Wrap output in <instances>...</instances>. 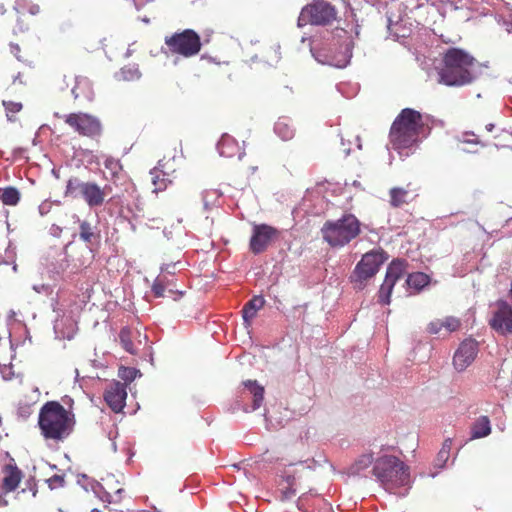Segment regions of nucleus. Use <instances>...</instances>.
<instances>
[{
	"label": "nucleus",
	"instance_id": "1",
	"mask_svg": "<svg viewBox=\"0 0 512 512\" xmlns=\"http://www.w3.org/2000/svg\"><path fill=\"white\" fill-rule=\"evenodd\" d=\"M425 130L422 114L412 108H404L390 127L389 142L400 156H409L425 137Z\"/></svg>",
	"mask_w": 512,
	"mask_h": 512
},
{
	"label": "nucleus",
	"instance_id": "2",
	"mask_svg": "<svg viewBox=\"0 0 512 512\" xmlns=\"http://www.w3.org/2000/svg\"><path fill=\"white\" fill-rule=\"evenodd\" d=\"M38 425L45 439L63 441L73 431L75 417L57 401H48L40 409Z\"/></svg>",
	"mask_w": 512,
	"mask_h": 512
},
{
	"label": "nucleus",
	"instance_id": "3",
	"mask_svg": "<svg viewBox=\"0 0 512 512\" xmlns=\"http://www.w3.org/2000/svg\"><path fill=\"white\" fill-rule=\"evenodd\" d=\"M475 59L458 48H450L443 57V67L440 69V82L447 86H464L475 79Z\"/></svg>",
	"mask_w": 512,
	"mask_h": 512
},
{
	"label": "nucleus",
	"instance_id": "4",
	"mask_svg": "<svg viewBox=\"0 0 512 512\" xmlns=\"http://www.w3.org/2000/svg\"><path fill=\"white\" fill-rule=\"evenodd\" d=\"M361 226L354 214L345 213L339 219L328 220L323 224L322 239L332 248H342L360 235Z\"/></svg>",
	"mask_w": 512,
	"mask_h": 512
},
{
	"label": "nucleus",
	"instance_id": "5",
	"mask_svg": "<svg viewBox=\"0 0 512 512\" xmlns=\"http://www.w3.org/2000/svg\"><path fill=\"white\" fill-rule=\"evenodd\" d=\"M372 472L389 491L405 486L409 482L408 467L396 456L384 455L377 458Z\"/></svg>",
	"mask_w": 512,
	"mask_h": 512
},
{
	"label": "nucleus",
	"instance_id": "6",
	"mask_svg": "<svg viewBox=\"0 0 512 512\" xmlns=\"http://www.w3.org/2000/svg\"><path fill=\"white\" fill-rule=\"evenodd\" d=\"M111 190L109 185L101 187L96 182H84L78 177H71L66 183L64 194L71 198L81 197L90 208H94L104 204Z\"/></svg>",
	"mask_w": 512,
	"mask_h": 512
},
{
	"label": "nucleus",
	"instance_id": "7",
	"mask_svg": "<svg viewBox=\"0 0 512 512\" xmlns=\"http://www.w3.org/2000/svg\"><path fill=\"white\" fill-rule=\"evenodd\" d=\"M55 116L59 117L56 113ZM78 135L98 139L103 134V125L98 117L85 112H73L60 116Z\"/></svg>",
	"mask_w": 512,
	"mask_h": 512
},
{
	"label": "nucleus",
	"instance_id": "8",
	"mask_svg": "<svg viewBox=\"0 0 512 512\" xmlns=\"http://www.w3.org/2000/svg\"><path fill=\"white\" fill-rule=\"evenodd\" d=\"M165 45L171 54L185 58L197 55L201 50L200 36L192 29H185L165 37Z\"/></svg>",
	"mask_w": 512,
	"mask_h": 512
},
{
	"label": "nucleus",
	"instance_id": "9",
	"mask_svg": "<svg viewBox=\"0 0 512 512\" xmlns=\"http://www.w3.org/2000/svg\"><path fill=\"white\" fill-rule=\"evenodd\" d=\"M336 16L337 11L334 6L325 1H317L302 9L299 20L312 25H329Z\"/></svg>",
	"mask_w": 512,
	"mask_h": 512
},
{
	"label": "nucleus",
	"instance_id": "10",
	"mask_svg": "<svg viewBox=\"0 0 512 512\" xmlns=\"http://www.w3.org/2000/svg\"><path fill=\"white\" fill-rule=\"evenodd\" d=\"M387 259L384 251L372 250L365 253L354 269L355 281L361 284L372 278Z\"/></svg>",
	"mask_w": 512,
	"mask_h": 512
},
{
	"label": "nucleus",
	"instance_id": "11",
	"mask_svg": "<svg viewBox=\"0 0 512 512\" xmlns=\"http://www.w3.org/2000/svg\"><path fill=\"white\" fill-rule=\"evenodd\" d=\"M478 352V342L475 339H464L453 355L452 365L454 369L457 372L465 371L475 361Z\"/></svg>",
	"mask_w": 512,
	"mask_h": 512
},
{
	"label": "nucleus",
	"instance_id": "12",
	"mask_svg": "<svg viewBox=\"0 0 512 512\" xmlns=\"http://www.w3.org/2000/svg\"><path fill=\"white\" fill-rule=\"evenodd\" d=\"M279 232L276 228L267 224H256L253 226L252 236L250 239V250L254 254L264 252L270 243L278 236Z\"/></svg>",
	"mask_w": 512,
	"mask_h": 512
},
{
	"label": "nucleus",
	"instance_id": "13",
	"mask_svg": "<svg viewBox=\"0 0 512 512\" xmlns=\"http://www.w3.org/2000/svg\"><path fill=\"white\" fill-rule=\"evenodd\" d=\"M497 309L489 321L490 327L501 335H512V308L504 300L496 303Z\"/></svg>",
	"mask_w": 512,
	"mask_h": 512
},
{
	"label": "nucleus",
	"instance_id": "14",
	"mask_svg": "<svg viewBox=\"0 0 512 512\" xmlns=\"http://www.w3.org/2000/svg\"><path fill=\"white\" fill-rule=\"evenodd\" d=\"M126 398V384L120 381L110 383L104 392L105 402L115 413H119L123 410Z\"/></svg>",
	"mask_w": 512,
	"mask_h": 512
},
{
	"label": "nucleus",
	"instance_id": "15",
	"mask_svg": "<svg viewBox=\"0 0 512 512\" xmlns=\"http://www.w3.org/2000/svg\"><path fill=\"white\" fill-rule=\"evenodd\" d=\"M462 326L461 320L455 316H447L443 319H435L431 321L426 331L431 335L448 336L453 332L460 330Z\"/></svg>",
	"mask_w": 512,
	"mask_h": 512
},
{
	"label": "nucleus",
	"instance_id": "16",
	"mask_svg": "<svg viewBox=\"0 0 512 512\" xmlns=\"http://www.w3.org/2000/svg\"><path fill=\"white\" fill-rule=\"evenodd\" d=\"M389 203L394 208H399L412 202L417 196V189L408 183L406 187H392L389 190Z\"/></svg>",
	"mask_w": 512,
	"mask_h": 512
},
{
	"label": "nucleus",
	"instance_id": "17",
	"mask_svg": "<svg viewBox=\"0 0 512 512\" xmlns=\"http://www.w3.org/2000/svg\"><path fill=\"white\" fill-rule=\"evenodd\" d=\"M3 473L2 489L6 493L14 491L22 479L21 470L16 466L9 464L4 467Z\"/></svg>",
	"mask_w": 512,
	"mask_h": 512
},
{
	"label": "nucleus",
	"instance_id": "18",
	"mask_svg": "<svg viewBox=\"0 0 512 512\" xmlns=\"http://www.w3.org/2000/svg\"><path fill=\"white\" fill-rule=\"evenodd\" d=\"M170 282L166 277H157L152 284V292L155 297H171L173 300H177L182 296V292L170 288Z\"/></svg>",
	"mask_w": 512,
	"mask_h": 512
},
{
	"label": "nucleus",
	"instance_id": "19",
	"mask_svg": "<svg viewBox=\"0 0 512 512\" xmlns=\"http://www.w3.org/2000/svg\"><path fill=\"white\" fill-rule=\"evenodd\" d=\"M470 439H480L487 437L491 433V423L488 416H480L478 417L470 428Z\"/></svg>",
	"mask_w": 512,
	"mask_h": 512
},
{
	"label": "nucleus",
	"instance_id": "20",
	"mask_svg": "<svg viewBox=\"0 0 512 512\" xmlns=\"http://www.w3.org/2000/svg\"><path fill=\"white\" fill-rule=\"evenodd\" d=\"M265 299L262 296H254L250 299L242 309L244 322L249 325L251 320L256 316L257 312L263 308Z\"/></svg>",
	"mask_w": 512,
	"mask_h": 512
},
{
	"label": "nucleus",
	"instance_id": "21",
	"mask_svg": "<svg viewBox=\"0 0 512 512\" xmlns=\"http://www.w3.org/2000/svg\"><path fill=\"white\" fill-rule=\"evenodd\" d=\"M406 267L407 263L405 260H393L387 268L385 280L395 285V283L406 273Z\"/></svg>",
	"mask_w": 512,
	"mask_h": 512
},
{
	"label": "nucleus",
	"instance_id": "22",
	"mask_svg": "<svg viewBox=\"0 0 512 512\" xmlns=\"http://www.w3.org/2000/svg\"><path fill=\"white\" fill-rule=\"evenodd\" d=\"M135 334L140 336V333L138 331H136ZM133 338H134V332L131 329H129L128 327H124L120 330L119 339H120V343H121L123 349L125 351H127L128 353L134 355V354H137L138 347L133 342Z\"/></svg>",
	"mask_w": 512,
	"mask_h": 512
},
{
	"label": "nucleus",
	"instance_id": "23",
	"mask_svg": "<svg viewBox=\"0 0 512 512\" xmlns=\"http://www.w3.org/2000/svg\"><path fill=\"white\" fill-rule=\"evenodd\" d=\"M218 151L221 156L224 157H234L239 152V147L237 142L230 136H223L218 143Z\"/></svg>",
	"mask_w": 512,
	"mask_h": 512
},
{
	"label": "nucleus",
	"instance_id": "24",
	"mask_svg": "<svg viewBox=\"0 0 512 512\" xmlns=\"http://www.w3.org/2000/svg\"><path fill=\"white\" fill-rule=\"evenodd\" d=\"M274 131L284 141L292 139L295 134L291 121L284 117L277 120L274 125Z\"/></svg>",
	"mask_w": 512,
	"mask_h": 512
},
{
	"label": "nucleus",
	"instance_id": "25",
	"mask_svg": "<svg viewBox=\"0 0 512 512\" xmlns=\"http://www.w3.org/2000/svg\"><path fill=\"white\" fill-rule=\"evenodd\" d=\"M244 385L253 395L252 410L260 408L264 400V387L259 385L256 380H247Z\"/></svg>",
	"mask_w": 512,
	"mask_h": 512
},
{
	"label": "nucleus",
	"instance_id": "26",
	"mask_svg": "<svg viewBox=\"0 0 512 512\" xmlns=\"http://www.w3.org/2000/svg\"><path fill=\"white\" fill-rule=\"evenodd\" d=\"M283 481L286 485H283L279 488L280 492V500L286 501L295 496L296 490L294 489L295 484V476L288 473V471H284L282 475Z\"/></svg>",
	"mask_w": 512,
	"mask_h": 512
},
{
	"label": "nucleus",
	"instance_id": "27",
	"mask_svg": "<svg viewBox=\"0 0 512 512\" xmlns=\"http://www.w3.org/2000/svg\"><path fill=\"white\" fill-rule=\"evenodd\" d=\"M373 462L375 463L373 453H364L360 455L351 465L350 471L352 474H360L362 471L369 468Z\"/></svg>",
	"mask_w": 512,
	"mask_h": 512
},
{
	"label": "nucleus",
	"instance_id": "28",
	"mask_svg": "<svg viewBox=\"0 0 512 512\" xmlns=\"http://www.w3.org/2000/svg\"><path fill=\"white\" fill-rule=\"evenodd\" d=\"M0 191L2 192L0 199L4 205L15 206L19 203L20 192L15 187L8 186L0 189Z\"/></svg>",
	"mask_w": 512,
	"mask_h": 512
},
{
	"label": "nucleus",
	"instance_id": "29",
	"mask_svg": "<svg viewBox=\"0 0 512 512\" xmlns=\"http://www.w3.org/2000/svg\"><path fill=\"white\" fill-rule=\"evenodd\" d=\"M79 237L85 243H92L93 240L98 238L94 231V227L88 221L84 220L79 225Z\"/></svg>",
	"mask_w": 512,
	"mask_h": 512
},
{
	"label": "nucleus",
	"instance_id": "30",
	"mask_svg": "<svg viewBox=\"0 0 512 512\" xmlns=\"http://www.w3.org/2000/svg\"><path fill=\"white\" fill-rule=\"evenodd\" d=\"M408 286L420 290L429 283V277L422 272L409 274L406 280Z\"/></svg>",
	"mask_w": 512,
	"mask_h": 512
},
{
	"label": "nucleus",
	"instance_id": "31",
	"mask_svg": "<svg viewBox=\"0 0 512 512\" xmlns=\"http://www.w3.org/2000/svg\"><path fill=\"white\" fill-rule=\"evenodd\" d=\"M152 175V191L154 193L164 191L169 183V181L164 177V173L162 171H155L154 173H152Z\"/></svg>",
	"mask_w": 512,
	"mask_h": 512
},
{
	"label": "nucleus",
	"instance_id": "32",
	"mask_svg": "<svg viewBox=\"0 0 512 512\" xmlns=\"http://www.w3.org/2000/svg\"><path fill=\"white\" fill-rule=\"evenodd\" d=\"M452 443L453 441L451 438H447L444 440L442 447L437 454V461L441 463V465H444L448 461L450 457Z\"/></svg>",
	"mask_w": 512,
	"mask_h": 512
},
{
	"label": "nucleus",
	"instance_id": "33",
	"mask_svg": "<svg viewBox=\"0 0 512 512\" xmlns=\"http://www.w3.org/2000/svg\"><path fill=\"white\" fill-rule=\"evenodd\" d=\"M393 287H394L393 283H390L389 281L384 280L383 284L380 287L379 295H378L380 303H382L384 305L390 303V296H391Z\"/></svg>",
	"mask_w": 512,
	"mask_h": 512
},
{
	"label": "nucleus",
	"instance_id": "34",
	"mask_svg": "<svg viewBox=\"0 0 512 512\" xmlns=\"http://www.w3.org/2000/svg\"><path fill=\"white\" fill-rule=\"evenodd\" d=\"M139 370L133 367H120L118 371V376L124 381V384H129L135 380Z\"/></svg>",
	"mask_w": 512,
	"mask_h": 512
},
{
	"label": "nucleus",
	"instance_id": "35",
	"mask_svg": "<svg viewBox=\"0 0 512 512\" xmlns=\"http://www.w3.org/2000/svg\"><path fill=\"white\" fill-rule=\"evenodd\" d=\"M104 167L110 171L113 177H116L122 170V165L118 159L107 157L104 161Z\"/></svg>",
	"mask_w": 512,
	"mask_h": 512
},
{
	"label": "nucleus",
	"instance_id": "36",
	"mask_svg": "<svg viewBox=\"0 0 512 512\" xmlns=\"http://www.w3.org/2000/svg\"><path fill=\"white\" fill-rule=\"evenodd\" d=\"M461 143L474 144L479 145L481 147L484 146V143L480 140L479 136L474 134L473 132H465L462 136Z\"/></svg>",
	"mask_w": 512,
	"mask_h": 512
},
{
	"label": "nucleus",
	"instance_id": "37",
	"mask_svg": "<svg viewBox=\"0 0 512 512\" xmlns=\"http://www.w3.org/2000/svg\"><path fill=\"white\" fill-rule=\"evenodd\" d=\"M3 105L6 109L7 116L11 120L10 114L18 113L22 109V104L20 102L13 101H3Z\"/></svg>",
	"mask_w": 512,
	"mask_h": 512
},
{
	"label": "nucleus",
	"instance_id": "38",
	"mask_svg": "<svg viewBox=\"0 0 512 512\" xmlns=\"http://www.w3.org/2000/svg\"><path fill=\"white\" fill-rule=\"evenodd\" d=\"M50 489L61 488L65 485V478L63 475H53L47 480Z\"/></svg>",
	"mask_w": 512,
	"mask_h": 512
},
{
	"label": "nucleus",
	"instance_id": "39",
	"mask_svg": "<svg viewBox=\"0 0 512 512\" xmlns=\"http://www.w3.org/2000/svg\"><path fill=\"white\" fill-rule=\"evenodd\" d=\"M93 256L91 255L89 258H79L73 263V268L80 270L87 268L92 263Z\"/></svg>",
	"mask_w": 512,
	"mask_h": 512
},
{
	"label": "nucleus",
	"instance_id": "40",
	"mask_svg": "<svg viewBox=\"0 0 512 512\" xmlns=\"http://www.w3.org/2000/svg\"><path fill=\"white\" fill-rule=\"evenodd\" d=\"M122 493H123V489L122 488H119L117 489L114 494H111L110 492H106V496H107V501L109 503H119L122 499Z\"/></svg>",
	"mask_w": 512,
	"mask_h": 512
},
{
	"label": "nucleus",
	"instance_id": "41",
	"mask_svg": "<svg viewBox=\"0 0 512 512\" xmlns=\"http://www.w3.org/2000/svg\"><path fill=\"white\" fill-rule=\"evenodd\" d=\"M11 48H12V52H14L15 56H16L18 59H20V56L17 54V53L20 51L19 46H18V45H12V46H11Z\"/></svg>",
	"mask_w": 512,
	"mask_h": 512
},
{
	"label": "nucleus",
	"instance_id": "42",
	"mask_svg": "<svg viewBox=\"0 0 512 512\" xmlns=\"http://www.w3.org/2000/svg\"><path fill=\"white\" fill-rule=\"evenodd\" d=\"M493 128H494V124H492V123L486 125V130L488 132H491L493 130Z\"/></svg>",
	"mask_w": 512,
	"mask_h": 512
},
{
	"label": "nucleus",
	"instance_id": "43",
	"mask_svg": "<svg viewBox=\"0 0 512 512\" xmlns=\"http://www.w3.org/2000/svg\"><path fill=\"white\" fill-rule=\"evenodd\" d=\"M91 512H100V511L97 509H93Z\"/></svg>",
	"mask_w": 512,
	"mask_h": 512
}]
</instances>
